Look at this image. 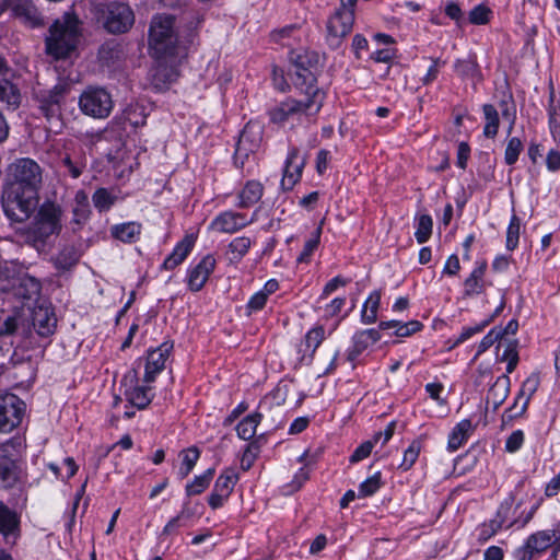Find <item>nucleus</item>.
I'll use <instances>...</instances> for the list:
<instances>
[{
  "label": "nucleus",
  "mask_w": 560,
  "mask_h": 560,
  "mask_svg": "<svg viewBox=\"0 0 560 560\" xmlns=\"http://www.w3.org/2000/svg\"><path fill=\"white\" fill-rule=\"evenodd\" d=\"M19 526V518L15 512L10 510L3 502H0V533L4 536L12 534Z\"/></svg>",
  "instance_id": "c03bdc74"
},
{
  "label": "nucleus",
  "mask_w": 560,
  "mask_h": 560,
  "mask_svg": "<svg viewBox=\"0 0 560 560\" xmlns=\"http://www.w3.org/2000/svg\"><path fill=\"white\" fill-rule=\"evenodd\" d=\"M540 384V378L537 373L530 374L522 384L521 390L515 398L514 405L511 410H515L511 418L522 416L528 406L532 396L536 393Z\"/></svg>",
  "instance_id": "412c9836"
},
{
  "label": "nucleus",
  "mask_w": 560,
  "mask_h": 560,
  "mask_svg": "<svg viewBox=\"0 0 560 560\" xmlns=\"http://www.w3.org/2000/svg\"><path fill=\"white\" fill-rule=\"evenodd\" d=\"M59 167L63 170V173L78 178L86 167V158L82 152L66 151L59 158Z\"/></svg>",
  "instance_id": "393cba45"
},
{
  "label": "nucleus",
  "mask_w": 560,
  "mask_h": 560,
  "mask_svg": "<svg viewBox=\"0 0 560 560\" xmlns=\"http://www.w3.org/2000/svg\"><path fill=\"white\" fill-rule=\"evenodd\" d=\"M382 486V476L381 472H375L373 476L369 477L359 486V497L365 498L373 495Z\"/></svg>",
  "instance_id": "13d9d810"
},
{
  "label": "nucleus",
  "mask_w": 560,
  "mask_h": 560,
  "mask_svg": "<svg viewBox=\"0 0 560 560\" xmlns=\"http://www.w3.org/2000/svg\"><path fill=\"white\" fill-rule=\"evenodd\" d=\"M454 69L463 79H471L474 82L481 80V72L475 57L457 59L454 63Z\"/></svg>",
  "instance_id": "72a5a7b5"
},
{
  "label": "nucleus",
  "mask_w": 560,
  "mask_h": 560,
  "mask_svg": "<svg viewBox=\"0 0 560 560\" xmlns=\"http://www.w3.org/2000/svg\"><path fill=\"white\" fill-rule=\"evenodd\" d=\"M524 443V433L522 430H516L510 434L505 442V450L509 453L518 451Z\"/></svg>",
  "instance_id": "338daca9"
},
{
  "label": "nucleus",
  "mask_w": 560,
  "mask_h": 560,
  "mask_svg": "<svg viewBox=\"0 0 560 560\" xmlns=\"http://www.w3.org/2000/svg\"><path fill=\"white\" fill-rule=\"evenodd\" d=\"M195 242L196 237L192 234L186 235L165 258L162 268L172 270L180 265L191 252Z\"/></svg>",
  "instance_id": "a878e982"
},
{
  "label": "nucleus",
  "mask_w": 560,
  "mask_h": 560,
  "mask_svg": "<svg viewBox=\"0 0 560 560\" xmlns=\"http://www.w3.org/2000/svg\"><path fill=\"white\" fill-rule=\"evenodd\" d=\"M259 135H254L253 128L246 126L242 131L236 143V149L234 153L235 165L240 168H243L245 162L248 161L250 156H254L256 150L259 148Z\"/></svg>",
  "instance_id": "2eb2a0df"
},
{
  "label": "nucleus",
  "mask_w": 560,
  "mask_h": 560,
  "mask_svg": "<svg viewBox=\"0 0 560 560\" xmlns=\"http://www.w3.org/2000/svg\"><path fill=\"white\" fill-rule=\"evenodd\" d=\"M112 236L124 243L135 242L141 233V225L136 222H126L114 225L110 230Z\"/></svg>",
  "instance_id": "f704fd0d"
},
{
  "label": "nucleus",
  "mask_w": 560,
  "mask_h": 560,
  "mask_svg": "<svg viewBox=\"0 0 560 560\" xmlns=\"http://www.w3.org/2000/svg\"><path fill=\"white\" fill-rule=\"evenodd\" d=\"M28 335V329L25 327V318L19 312L5 313L0 312V340L7 337H12L18 332Z\"/></svg>",
  "instance_id": "4be33fe9"
},
{
  "label": "nucleus",
  "mask_w": 560,
  "mask_h": 560,
  "mask_svg": "<svg viewBox=\"0 0 560 560\" xmlns=\"http://www.w3.org/2000/svg\"><path fill=\"white\" fill-rule=\"evenodd\" d=\"M114 139L115 144L114 148L108 149L106 152V156L110 162H120L124 160V147L125 143L121 137H117L115 133L106 131L104 135V140Z\"/></svg>",
  "instance_id": "5fc2aeb1"
},
{
  "label": "nucleus",
  "mask_w": 560,
  "mask_h": 560,
  "mask_svg": "<svg viewBox=\"0 0 560 560\" xmlns=\"http://www.w3.org/2000/svg\"><path fill=\"white\" fill-rule=\"evenodd\" d=\"M320 234H322V228H317L313 232L312 236L305 242L303 250L301 252V254L298 257L299 262H308L310 261L311 256L313 255V253L317 249V247L319 245Z\"/></svg>",
  "instance_id": "864d4df0"
},
{
  "label": "nucleus",
  "mask_w": 560,
  "mask_h": 560,
  "mask_svg": "<svg viewBox=\"0 0 560 560\" xmlns=\"http://www.w3.org/2000/svg\"><path fill=\"white\" fill-rule=\"evenodd\" d=\"M305 165V158L300 154L298 148H292L285 160L281 185L284 189H292L300 180Z\"/></svg>",
  "instance_id": "f3484780"
},
{
  "label": "nucleus",
  "mask_w": 560,
  "mask_h": 560,
  "mask_svg": "<svg viewBox=\"0 0 560 560\" xmlns=\"http://www.w3.org/2000/svg\"><path fill=\"white\" fill-rule=\"evenodd\" d=\"M524 145L520 138L513 137L509 139L505 152H504V162L508 165H513L518 160L521 152L523 151Z\"/></svg>",
  "instance_id": "4d7b16f0"
},
{
  "label": "nucleus",
  "mask_w": 560,
  "mask_h": 560,
  "mask_svg": "<svg viewBox=\"0 0 560 560\" xmlns=\"http://www.w3.org/2000/svg\"><path fill=\"white\" fill-rule=\"evenodd\" d=\"M69 92L67 83H58L50 89L40 100L39 109L47 119L57 118L61 113V105Z\"/></svg>",
  "instance_id": "4468645a"
},
{
  "label": "nucleus",
  "mask_w": 560,
  "mask_h": 560,
  "mask_svg": "<svg viewBox=\"0 0 560 560\" xmlns=\"http://www.w3.org/2000/svg\"><path fill=\"white\" fill-rule=\"evenodd\" d=\"M9 8L14 16L30 27L44 25V19L31 0H9Z\"/></svg>",
  "instance_id": "a211bd4d"
},
{
  "label": "nucleus",
  "mask_w": 560,
  "mask_h": 560,
  "mask_svg": "<svg viewBox=\"0 0 560 560\" xmlns=\"http://www.w3.org/2000/svg\"><path fill=\"white\" fill-rule=\"evenodd\" d=\"M62 213L58 203L46 200L39 206L34 221L28 226L19 229L15 234L32 247H43L51 235L60 233Z\"/></svg>",
  "instance_id": "f257e3e1"
},
{
  "label": "nucleus",
  "mask_w": 560,
  "mask_h": 560,
  "mask_svg": "<svg viewBox=\"0 0 560 560\" xmlns=\"http://www.w3.org/2000/svg\"><path fill=\"white\" fill-rule=\"evenodd\" d=\"M91 214L89 197L84 190H78L74 196L72 207V219L70 225L72 231L77 233L88 222Z\"/></svg>",
  "instance_id": "5701e85b"
},
{
  "label": "nucleus",
  "mask_w": 560,
  "mask_h": 560,
  "mask_svg": "<svg viewBox=\"0 0 560 560\" xmlns=\"http://www.w3.org/2000/svg\"><path fill=\"white\" fill-rule=\"evenodd\" d=\"M432 226L433 221L429 214H422L418 218L415 236L419 244H423L430 238L432 234Z\"/></svg>",
  "instance_id": "3c124183"
},
{
  "label": "nucleus",
  "mask_w": 560,
  "mask_h": 560,
  "mask_svg": "<svg viewBox=\"0 0 560 560\" xmlns=\"http://www.w3.org/2000/svg\"><path fill=\"white\" fill-rule=\"evenodd\" d=\"M121 52L122 50L119 44L107 42L101 46L98 58L104 65L110 66L120 59Z\"/></svg>",
  "instance_id": "de8ad7c7"
},
{
  "label": "nucleus",
  "mask_w": 560,
  "mask_h": 560,
  "mask_svg": "<svg viewBox=\"0 0 560 560\" xmlns=\"http://www.w3.org/2000/svg\"><path fill=\"white\" fill-rule=\"evenodd\" d=\"M114 106L112 95L103 88H88L79 97L81 112L90 117L103 119L109 116Z\"/></svg>",
  "instance_id": "6e6552de"
},
{
  "label": "nucleus",
  "mask_w": 560,
  "mask_h": 560,
  "mask_svg": "<svg viewBox=\"0 0 560 560\" xmlns=\"http://www.w3.org/2000/svg\"><path fill=\"white\" fill-rule=\"evenodd\" d=\"M40 290L39 280L23 271L12 294L19 299L32 300L39 295Z\"/></svg>",
  "instance_id": "cd10ccee"
},
{
  "label": "nucleus",
  "mask_w": 560,
  "mask_h": 560,
  "mask_svg": "<svg viewBox=\"0 0 560 560\" xmlns=\"http://www.w3.org/2000/svg\"><path fill=\"white\" fill-rule=\"evenodd\" d=\"M487 262H480L464 281V298L479 295L486 290L485 273Z\"/></svg>",
  "instance_id": "bb28decb"
},
{
  "label": "nucleus",
  "mask_w": 560,
  "mask_h": 560,
  "mask_svg": "<svg viewBox=\"0 0 560 560\" xmlns=\"http://www.w3.org/2000/svg\"><path fill=\"white\" fill-rule=\"evenodd\" d=\"M253 222L247 220L246 215L240 212L225 211L215 217L211 228L220 233H235Z\"/></svg>",
  "instance_id": "6ab92c4d"
},
{
  "label": "nucleus",
  "mask_w": 560,
  "mask_h": 560,
  "mask_svg": "<svg viewBox=\"0 0 560 560\" xmlns=\"http://www.w3.org/2000/svg\"><path fill=\"white\" fill-rule=\"evenodd\" d=\"M559 537L553 529L539 530L529 535L526 539L527 547L534 550L536 555L545 552L553 547Z\"/></svg>",
  "instance_id": "c85d7f7f"
},
{
  "label": "nucleus",
  "mask_w": 560,
  "mask_h": 560,
  "mask_svg": "<svg viewBox=\"0 0 560 560\" xmlns=\"http://www.w3.org/2000/svg\"><path fill=\"white\" fill-rule=\"evenodd\" d=\"M37 203L38 194L18 186V184H8L2 190V209L11 221H26L36 209Z\"/></svg>",
  "instance_id": "20e7f679"
},
{
  "label": "nucleus",
  "mask_w": 560,
  "mask_h": 560,
  "mask_svg": "<svg viewBox=\"0 0 560 560\" xmlns=\"http://www.w3.org/2000/svg\"><path fill=\"white\" fill-rule=\"evenodd\" d=\"M79 253L74 246H65L54 258L55 267L59 270H69L79 261Z\"/></svg>",
  "instance_id": "e433bc0d"
},
{
  "label": "nucleus",
  "mask_w": 560,
  "mask_h": 560,
  "mask_svg": "<svg viewBox=\"0 0 560 560\" xmlns=\"http://www.w3.org/2000/svg\"><path fill=\"white\" fill-rule=\"evenodd\" d=\"M252 246V240L246 236L235 237L229 244V260L231 262L240 261L249 250Z\"/></svg>",
  "instance_id": "79ce46f5"
},
{
  "label": "nucleus",
  "mask_w": 560,
  "mask_h": 560,
  "mask_svg": "<svg viewBox=\"0 0 560 560\" xmlns=\"http://www.w3.org/2000/svg\"><path fill=\"white\" fill-rule=\"evenodd\" d=\"M149 46L154 57H167L185 50L177 43L174 19L171 15H155L150 24Z\"/></svg>",
  "instance_id": "39448f33"
},
{
  "label": "nucleus",
  "mask_w": 560,
  "mask_h": 560,
  "mask_svg": "<svg viewBox=\"0 0 560 560\" xmlns=\"http://www.w3.org/2000/svg\"><path fill=\"white\" fill-rule=\"evenodd\" d=\"M491 10L485 4L476 5L469 12V22L475 25L487 24L490 20Z\"/></svg>",
  "instance_id": "e2e57ef3"
},
{
  "label": "nucleus",
  "mask_w": 560,
  "mask_h": 560,
  "mask_svg": "<svg viewBox=\"0 0 560 560\" xmlns=\"http://www.w3.org/2000/svg\"><path fill=\"white\" fill-rule=\"evenodd\" d=\"M421 450V443L419 441H412L409 447L404 453V458L400 467L404 470H408L416 463Z\"/></svg>",
  "instance_id": "680f3d73"
},
{
  "label": "nucleus",
  "mask_w": 560,
  "mask_h": 560,
  "mask_svg": "<svg viewBox=\"0 0 560 560\" xmlns=\"http://www.w3.org/2000/svg\"><path fill=\"white\" fill-rule=\"evenodd\" d=\"M173 349V342L165 341L156 349L150 350L147 357L145 371L143 376L144 383H152L155 377L165 368V362Z\"/></svg>",
  "instance_id": "ddd939ff"
},
{
  "label": "nucleus",
  "mask_w": 560,
  "mask_h": 560,
  "mask_svg": "<svg viewBox=\"0 0 560 560\" xmlns=\"http://www.w3.org/2000/svg\"><path fill=\"white\" fill-rule=\"evenodd\" d=\"M214 476V469L209 468L202 475L196 476L194 480L186 486V493L188 497L202 493L210 485Z\"/></svg>",
  "instance_id": "a18cd8bd"
},
{
  "label": "nucleus",
  "mask_w": 560,
  "mask_h": 560,
  "mask_svg": "<svg viewBox=\"0 0 560 560\" xmlns=\"http://www.w3.org/2000/svg\"><path fill=\"white\" fill-rule=\"evenodd\" d=\"M325 339V329L323 326H316L312 328L306 335L304 342L302 343V348L300 351L303 352V358L308 355L310 359L313 358L316 349L320 346L323 340Z\"/></svg>",
  "instance_id": "c9c22d12"
},
{
  "label": "nucleus",
  "mask_w": 560,
  "mask_h": 560,
  "mask_svg": "<svg viewBox=\"0 0 560 560\" xmlns=\"http://www.w3.org/2000/svg\"><path fill=\"white\" fill-rule=\"evenodd\" d=\"M290 61L295 67L294 85L298 90H320L317 86L315 70L319 62V56L307 49H296L290 52Z\"/></svg>",
  "instance_id": "423d86ee"
},
{
  "label": "nucleus",
  "mask_w": 560,
  "mask_h": 560,
  "mask_svg": "<svg viewBox=\"0 0 560 560\" xmlns=\"http://www.w3.org/2000/svg\"><path fill=\"white\" fill-rule=\"evenodd\" d=\"M179 456L182 457V465L178 470V476L180 479H184L194 469L196 463L200 457V452L198 447L191 446L187 450L182 451Z\"/></svg>",
  "instance_id": "37998d69"
},
{
  "label": "nucleus",
  "mask_w": 560,
  "mask_h": 560,
  "mask_svg": "<svg viewBox=\"0 0 560 560\" xmlns=\"http://www.w3.org/2000/svg\"><path fill=\"white\" fill-rule=\"evenodd\" d=\"M510 377L508 375L499 376L490 387L487 395V402L492 404L493 408L500 407L510 393Z\"/></svg>",
  "instance_id": "7c9ffc66"
},
{
  "label": "nucleus",
  "mask_w": 560,
  "mask_h": 560,
  "mask_svg": "<svg viewBox=\"0 0 560 560\" xmlns=\"http://www.w3.org/2000/svg\"><path fill=\"white\" fill-rule=\"evenodd\" d=\"M381 338L378 330L365 329L357 332L352 340L353 345L364 351L369 346L375 343Z\"/></svg>",
  "instance_id": "8fccbe9b"
},
{
  "label": "nucleus",
  "mask_w": 560,
  "mask_h": 560,
  "mask_svg": "<svg viewBox=\"0 0 560 560\" xmlns=\"http://www.w3.org/2000/svg\"><path fill=\"white\" fill-rule=\"evenodd\" d=\"M264 194V186L257 180H248L238 194L240 208H249L257 203Z\"/></svg>",
  "instance_id": "2f4dec72"
},
{
  "label": "nucleus",
  "mask_w": 560,
  "mask_h": 560,
  "mask_svg": "<svg viewBox=\"0 0 560 560\" xmlns=\"http://www.w3.org/2000/svg\"><path fill=\"white\" fill-rule=\"evenodd\" d=\"M501 338H503V332L501 331V328H492L480 341L477 353L480 354L487 351L495 341H498Z\"/></svg>",
  "instance_id": "0e129e2a"
},
{
  "label": "nucleus",
  "mask_w": 560,
  "mask_h": 560,
  "mask_svg": "<svg viewBox=\"0 0 560 560\" xmlns=\"http://www.w3.org/2000/svg\"><path fill=\"white\" fill-rule=\"evenodd\" d=\"M32 324L39 337L48 338L52 336L57 328V317L52 307L48 305H38L33 308Z\"/></svg>",
  "instance_id": "dca6fc26"
},
{
  "label": "nucleus",
  "mask_w": 560,
  "mask_h": 560,
  "mask_svg": "<svg viewBox=\"0 0 560 560\" xmlns=\"http://www.w3.org/2000/svg\"><path fill=\"white\" fill-rule=\"evenodd\" d=\"M22 272V268L14 262L0 266V291L13 293Z\"/></svg>",
  "instance_id": "c756f323"
},
{
  "label": "nucleus",
  "mask_w": 560,
  "mask_h": 560,
  "mask_svg": "<svg viewBox=\"0 0 560 560\" xmlns=\"http://www.w3.org/2000/svg\"><path fill=\"white\" fill-rule=\"evenodd\" d=\"M151 388L147 386H136L132 389L126 390L125 395L127 400L138 409L147 408L152 401L150 395Z\"/></svg>",
  "instance_id": "58836bf2"
},
{
  "label": "nucleus",
  "mask_w": 560,
  "mask_h": 560,
  "mask_svg": "<svg viewBox=\"0 0 560 560\" xmlns=\"http://www.w3.org/2000/svg\"><path fill=\"white\" fill-rule=\"evenodd\" d=\"M521 230V220L513 214L506 231V249L514 250L517 247Z\"/></svg>",
  "instance_id": "6e6d98bb"
},
{
  "label": "nucleus",
  "mask_w": 560,
  "mask_h": 560,
  "mask_svg": "<svg viewBox=\"0 0 560 560\" xmlns=\"http://www.w3.org/2000/svg\"><path fill=\"white\" fill-rule=\"evenodd\" d=\"M354 14L351 11H336L327 22L328 40L331 46H338L341 38L347 36L353 26Z\"/></svg>",
  "instance_id": "f8f14e48"
},
{
  "label": "nucleus",
  "mask_w": 560,
  "mask_h": 560,
  "mask_svg": "<svg viewBox=\"0 0 560 560\" xmlns=\"http://www.w3.org/2000/svg\"><path fill=\"white\" fill-rule=\"evenodd\" d=\"M215 258L209 254L189 271L188 287L191 291L198 292L203 288L215 268Z\"/></svg>",
  "instance_id": "aec40b11"
},
{
  "label": "nucleus",
  "mask_w": 560,
  "mask_h": 560,
  "mask_svg": "<svg viewBox=\"0 0 560 560\" xmlns=\"http://www.w3.org/2000/svg\"><path fill=\"white\" fill-rule=\"evenodd\" d=\"M423 328V324L419 320H410L408 323H399L395 335L397 337H409L415 332L420 331Z\"/></svg>",
  "instance_id": "69168bd1"
},
{
  "label": "nucleus",
  "mask_w": 560,
  "mask_h": 560,
  "mask_svg": "<svg viewBox=\"0 0 560 560\" xmlns=\"http://www.w3.org/2000/svg\"><path fill=\"white\" fill-rule=\"evenodd\" d=\"M16 471L14 463L7 458H0V488H11L16 481Z\"/></svg>",
  "instance_id": "49530a36"
},
{
  "label": "nucleus",
  "mask_w": 560,
  "mask_h": 560,
  "mask_svg": "<svg viewBox=\"0 0 560 560\" xmlns=\"http://www.w3.org/2000/svg\"><path fill=\"white\" fill-rule=\"evenodd\" d=\"M266 292H257L255 293L248 301L246 305L247 315H250L253 312H257L262 310L267 302Z\"/></svg>",
  "instance_id": "774afa93"
},
{
  "label": "nucleus",
  "mask_w": 560,
  "mask_h": 560,
  "mask_svg": "<svg viewBox=\"0 0 560 560\" xmlns=\"http://www.w3.org/2000/svg\"><path fill=\"white\" fill-rule=\"evenodd\" d=\"M92 200L98 211H106L115 203L116 196L106 188H98L93 194Z\"/></svg>",
  "instance_id": "603ef678"
},
{
  "label": "nucleus",
  "mask_w": 560,
  "mask_h": 560,
  "mask_svg": "<svg viewBox=\"0 0 560 560\" xmlns=\"http://www.w3.org/2000/svg\"><path fill=\"white\" fill-rule=\"evenodd\" d=\"M380 303H381V292L375 290L369 295L368 300L365 301V303L363 305L362 313H361V318H362L363 323L373 324L376 322L377 310L380 307Z\"/></svg>",
  "instance_id": "a19ab883"
},
{
  "label": "nucleus",
  "mask_w": 560,
  "mask_h": 560,
  "mask_svg": "<svg viewBox=\"0 0 560 560\" xmlns=\"http://www.w3.org/2000/svg\"><path fill=\"white\" fill-rule=\"evenodd\" d=\"M25 413V402L14 394L0 397V432L19 427Z\"/></svg>",
  "instance_id": "9d476101"
},
{
  "label": "nucleus",
  "mask_w": 560,
  "mask_h": 560,
  "mask_svg": "<svg viewBox=\"0 0 560 560\" xmlns=\"http://www.w3.org/2000/svg\"><path fill=\"white\" fill-rule=\"evenodd\" d=\"M98 22L112 34L126 33L135 22L130 7L122 2H109L100 9Z\"/></svg>",
  "instance_id": "0eeeda50"
},
{
  "label": "nucleus",
  "mask_w": 560,
  "mask_h": 560,
  "mask_svg": "<svg viewBox=\"0 0 560 560\" xmlns=\"http://www.w3.org/2000/svg\"><path fill=\"white\" fill-rule=\"evenodd\" d=\"M79 20L71 13H65L49 28L46 38V51L56 59L66 58L75 49L79 42Z\"/></svg>",
  "instance_id": "7ed1b4c3"
},
{
  "label": "nucleus",
  "mask_w": 560,
  "mask_h": 560,
  "mask_svg": "<svg viewBox=\"0 0 560 560\" xmlns=\"http://www.w3.org/2000/svg\"><path fill=\"white\" fill-rule=\"evenodd\" d=\"M0 101L9 105L18 106L21 102L19 89L9 81H0ZM8 125L0 113V142L8 137Z\"/></svg>",
  "instance_id": "b1692460"
},
{
  "label": "nucleus",
  "mask_w": 560,
  "mask_h": 560,
  "mask_svg": "<svg viewBox=\"0 0 560 560\" xmlns=\"http://www.w3.org/2000/svg\"><path fill=\"white\" fill-rule=\"evenodd\" d=\"M471 431L472 423L469 419H464L460 422H458L448 435V451H457L467 441Z\"/></svg>",
  "instance_id": "473e14b6"
},
{
  "label": "nucleus",
  "mask_w": 560,
  "mask_h": 560,
  "mask_svg": "<svg viewBox=\"0 0 560 560\" xmlns=\"http://www.w3.org/2000/svg\"><path fill=\"white\" fill-rule=\"evenodd\" d=\"M261 413L255 412L245 417L236 427V432L240 439L248 441L256 434V429L261 421Z\"/></svg>",
  "instance_id": "ea45409f"
},
{
  "label": "nucleus",
  "mask_w": 560,
  "mask_h": 560,
  "mask_svg": "<svg viewBox=\"0 0 560 560\" xmlns=\"http://www.w3.org/2000/svg\"><path fill=\"white\" fill-rule=\"evenodd\" d=\"M504 351L501 355V361H506V372L512 373L518 363V352L516 342L509 341L504 346Z\"/></svg>",
  "instance_id": "bf43d9fd"
},
{
  "label": "nucleus",
  "mask_w": 560,
  "mask_h": 560,
  "mask_svg": "<svg viewBox=\"0 0 560 560\" xmlns=\"http://www.w3.org/2000/svg\"><path fill=\"white\" fill-rule=\"evenodd\" d=\"M303 97H288L269 110L270 121L277 125H284L289 121H303L318 114L325 93L323 90H300Z\"/></svg>",
  "instance_id": "f03ea898"
},
{
  "label": "nucleus",
  "mask_w": 560,
  "mask_h": 560,
  "mask_svg": "<svg viewBox=\"0 0 560 560\" xmlns=\"http://www.w3.org/2000/svg\"><path fill=\"white\" fill-rule=\"evenodd\" d=\"M482 112L486 119L483 135L487 138L493 139L498 135L500 126L498 109L492 104H485L482 106Z\"/></svg>",
  "instance_id": "4c0bfd02"
},
{
  "label": "nucleus",
  "mask_w": 560,
  "mask_h": 560,
  "mask_svg": "<svg viewBox=\"0 0 560 560\" xmlns=\"http://www.w3.org/2000/svg\"><path fill=\"white\" fill-rule=\"evenodd\" d=\"M237 480V474L234 470H228L218 477L213 489H215L217 492H222L223 495L230 497Z\"/></svg>",
  "instance_id": "09e8293b"
},
{
  "label": "nucleus",
  "mask_w": 560,
  "mask_h": 560,
  "mask_svg": "<svg viewBox=\"0 0 560 560\" xmlns=\"http://www.w3.org/2000/svg\"><path fill=\"white\" fill-rule=\"evenodd\" d=\"M259 452H260V445H259L258 441L250 442L246 446V448L243 453V456L241 458V468L245 471L248 470L253 466L254 462L256 460Z\"/></svg>",
  "instance_id": "052dcab7"
},
{
  "label": "nucleus",
  "mask_w": 560,
  "mask_h": 560,
  "mask_svg": "<svg viewBox=\"0 0 560 560\" xmlns=\"http://www.w3.org/2000/svg\"><path fill=\"white\" fill-rule=\"evenodd\" d=\"M185 56V50H180L174 56L155 57L156 66L152 74L154 82L165 84L175 81L178 77V66Z\"/></svg>",
  "instance_id": "9b49d317"
},
{
  "label": "nucleus",
  "mask_w": 560,
  "mask_h": 560,
  "mask_svg": "<svg viewBox=\"0 0 560 560\" xmlns=\"http://www.w3.org/2000/svg\"><path fill=\"white\" fill-rule=\"evenodd\" d=\"M11 172L13 179L9 184H18V186L38 194L42 184V170L34 160H18L11 165Z\"/></svg>",
  "instance_id": "1a4fd4ad"
}]
</instances>
